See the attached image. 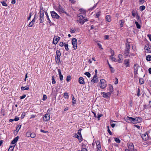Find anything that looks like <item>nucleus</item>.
<instances>
[{"label":"nucleus","mask_w":151,"mask_h":151,"mask_svg":"<svg viewBox=\"0 0 151 151\" xmlns=\"http://www.w3.org/2000/svg\"><path fill=\"white\" fill-rule=\"evenodd\" d=\"M65 43H64L62 42H60V46L61 47H63V46L64 45Z\"/></svg>","instance_id":"58"},{"label":"nucleus","mask_w":151,"mask_h":151,"mask_svg":"<svg viewBox=\"0 0 151 151\" xmlns=\"http://www.w3.org/2000/svg\"><path fill=\"white\" fill-rule=\"evenodd\" d=\"M77 16L79 18V19L77 21V22L80 23V22L79 21H83L85 17L81 14H78Z\"/></svg>","instance_id":"10"},{"label":"nucleus","mask_w":151,"mask_h":151,"mask_svg":"<svg viewBox=\"0 0 151 151\" xmlns=\"http://www.w3.org/2000/svg\"><path fill=\"white\" fill-rule=\"evenodd\" d=\"M114 139L116 142L118 143H120L121 141L119 139L116 138Z\"/></svg>","instance_id":"47"},{"label":"nucleus","mask_w":151,"mask_h":151,"mask_svg":"<svg viewBox=\"0 0 151 151\" xmlns=\"http://www.w3.org/2000/svg\"><path fill=\"white\" fill-rule=\"evenodd\" d=\"M98 81V78H97V76L95 75L93 76V79L91 80V82L94 83L96 82H97Z\"/></svg>","instance_id":"14"},{"label":"nucleus","mask_w":151,"mask_h":151,"mask_svg":"<svg viewBox=\"0 0 151 151\" xmlns=\"http://www.w3.org/2000/svg\"><path fill=\"white\" fill-rule=\"evenodd\" d=\"M132 16L133 17H135L136 15V13L135 12L134 10H132Z\"/></svg>","instance_id":"53"},{"label":"nucleus","mask_w":151,"mask_h":151,"mask_svg":"<svg viewBox=\"0 0 151 151\" xmlns=\"http://www.w3.org/2000/svg\"><path fill=\"white\" fill-rule=\"evenodd\" d=\"M72 103L73 104H74L76 103V99L74 97L73 95L72 94Z\"/></svg>","instance_id":"29"},{"label":"nucleus","mask_w":151,"mask_h":151,"mask_svg":"<svg viewBox=\"0 0 151 151\" xmlns=\"http://www.w3.org/2000/svg\"><path fill=\"white\" fill-rule=\"evenodd\" d=\"M82 130V129H80L79 130H78V134L80 136V138H82V137L81 136V131Z\"/></svg>","instance_id":"33"},{"label":"nucleus","mask_w":151,"mask_h":151,"mask_svg":"<svg viewBox=\"0 0 151 151\" xmlns=\"http://www.w3.org/2000/svg\"><path fill=\"white\" fill-rule=\"evenodd\" d=\"M135 23L138 29H140L141 28L140 25L139 24L138 22L135 21Z\"/></svg>","instance_id":"34"},{"label":"nucleus","mask_w":151,"mask_h":151,"mask_svg":"<svg viewBox=\"0 0 151 151\" xmlns=\"http://www.w3.org/2000/svg\"><path fill=\"white\" fill-rule=\"evenodd\" d=\"M36 136V134L34 133H32L31 134L30 137L32 138H34Z\"/></svg>","instance_id":"46"},{"label":"nucleus","mask_w":151,"mask_h":151,"mask_svg":"<svg viewBox=\"0 0 151 151\" xmlns=\"http://www.w3.org/2000/svg\"><path fill=\"white\" fill-rule=\"evenodd\" d=\"M141 137L142 138V139L145 141L147 140L148 139V135L147 134H142L141 135Z\"/></svg>","instance_id":"12"},{"label":"nucleus","mask_w":151,"mask_h":151,"mask_svg":"<svg viewBox=\"0 0 151 151\" xmlns=\"http://www.w3.org/2000/svg\"><path fill=\"white\" fill-rule=\"evenodd\" d=\"M21 89L22 90H27L29 89V88L28 87H23L22 86L21 87Z\"/></svg>","instance_id":"32"},{"label":"nucleus","mask_w":151,"mask_h":151,"mask_svg":"<svg viewBox=\"0 0 151 151\" xmlns=\"http://www.w3.org/2000/svg\"><path fill=\"white\" fill-rule=\"evenodd\" d=\"M79 82L81 84H84L85 83L84 79L83 78L81 77L79 78Z\"/></svg>","instance_id":"21"},{"label":"nucleus","mask_w":151,"mask_h":151,"mask_svg":"<svg viewBox=\"0 0 151 151\" xmlns=\"http://www.w3.org/2000/svg\"><path fill=\"white\" fill-rule=\"evenodd\" d=\"M47 99V96L45 95L44 94L43 96V97L42 98V100L44 101H45Z\"/></svg>","instance_id":"43"},{"label":"nucleus","mask_w":151,"mask_h":151,"mask_svg":"<svg viewBox=\"0 0 151 151\" xmlns=\"http://www.w3.org/2000/svg\"><path fill=\"white\" fill-rule=\"evenodd\" d=\"M71 80V76H67L66 81L67 82Z\"/></svg>","instance_id":"49"},{"label":"nucleus","mask_w":151,"mask_h":151,"mask_svg":"<svg viewBox=\"0 0 151 151\" xmlns=\"http://www.w3.org/2000/svg\"><path fill=\"white\" fill-rule=\"evenodd\" d=\"M124 63L126 65V67L129 66V59H125L124 60Z\"/></svg>","instance_id":"18"},{"label":"nucleus","mask_w":151,"mask_h":151,"mask_svg":"<svg viewBox=\"0 0 151 151\" xmlns=\"http://www.w3.org/2000/svg\"><path fill=\"white\" fill-rule=\"evenodd\" d=\"M75 31H76L75 29V30L72 29L71 28L70 30V32L71 33H73L75 32Z\"/></svg>","instance_id":"62"},{"label":"nucleus","mask_w":151,"mask_h":151,"mask_svg":"<svg viewBox=\"0 0 151 151\" xmlns=\"http://www.w3.org/2000/svg\"><path fill=\"white\" fill-rule=\"evenodd\" d=\"M31 133L29 132H27L26 134V136L27 137H30Z\"/></svg>","instance_id":"44"},{"label":"nucleus","mask_w":151,"mask_h":151,"mask_svg":"<svg viewBox=\"0 0 151 151\" xmlns=\"http://www.w3.org/2000/svg\"><path fill=\"white\" fill-rule=\"evenodd\" d=\"M97 5V4H96L94 5L93 6V7H92L90 8L89 9V10H90V11H92V10H93L94 9H95Z\"/></svg>","instance_id":"40"},{"label":"nucleus","mask_w":151,"mask_h":151,"mask_svg":"<svg viewBox=\"0 0 151 151\" xmlns=\"http://www.w3.org/2000/svg\"><path fill=\"white\" fill-rule=\"evenodd\" d=\"M145 6H143V5L139 7V9H140V10L141 11H143V10H145Z\"/></svg>","instance_id":"37"},{"label":"nucleus","mask_w":151,"mask_h":151,"mask_svg":"<svg viewBox=\"0 0 151 151\" xmlns=\"http://www.w3.org/2000/svg\"><path fill=\"white\" fill-rule=\"evenodd\" d=\"M39 13L40 14V23H42L44 22V10L43 9H40Z\"/></svg>","instance_id":"4"},{"label":"nucleus","mask_w":151,"mask_h":151,"mask_svg":"<svg viewBox=\"0 0 151 151\" xmlns=\"http://www.w3.org/2000/svg\"><path fill=\"white\" fill-rule=\"evenodd\" d=\"M51 16L53 18L58 19L60 18V17L54 11L51 12Z\"/></svg>","instance_id":"7"},{"label":"nucleus","mask_w":151,"mask_h":151,"mask_svg":"<svg viewBox=\"0 0 151 151\" xmlns=\"http://www.w3.org/2000/svg\"><path fill=\"white\" fill-rule=\"evenodd\" d=\"M1 3L2 4V5L5 6H7L8 5L6 2H5L4 0V1H1Z\"/></svg>","instance_id":"36"},{"label":"nucleus","mask_w":151,"mask_h":151,"mask_svg":"<svg viewBox=\"0 0 151 151\" xmlns=\"http://www.w3.org/2000/svg\"><path fill=\"white\" fill-rule=\"evenodd\" d=\"M139 81L140 83L141 84H143L144 82V79L142 78H140Z\"/></svg>","instance_id":"35"},{"label":"nucleus","mask_w":151,"mask_h":151,"mask_svg":"<svg viewBox=\"0 0 151 151\" xmlns=\"http://www.w3.org/2000/svg\"><path fill=\"white\" fill-rule=\"evenodd\" d=\"M140 89L139 88H138L137 93V95L138 96H139L140 95Z\"/></svg>","instance_id":"54"},{"label":"nucleus","mask_w":151,"mask_h":151,"mask_svg":"<svg viewBox=\"0 0 151 151\" xmlns=\"http://www.w3.org/2000/svg\"><path fill=\"white\" fill-rule=\"evenodd\" d=\"M50 117L49 114H45L43 117V120L44 121H47L50 120Z\"/></svg>","instance_id":"16"},{"label":"nucleus","mask_w":151,"mask_h":151,"mask_svg":"<svg viewBox=\"0 0 151 151\" xmlns=\"http://www.w3.org/2000/svg\"><path fill=\"white\" fill-rule=\"evenodd\" d=\"M69 1L72 4H74L76 2V1L74 0H69Z\"/></svg>","instance_id":"59"},{"label":"nucleus","mask_w":151,"mask_h":151,"mask_svg":"<svg viewBox=\"0 0 151 151\" xmlns=\"http://www.w3.org/2000/svg\"><path fill=\"white\" fill-rule=\"evenodd\" d=\"M58 11L60 13H63V12H64V9L60 4H59L58 8Z\"/></svg>","instance_id":"17"},{"label":"nucleus","mask_w":151,"mask_h":151,"mask_svg":"<svg viewBox=\"0 0 151 151\" xmlns=\"http://www.w3.org/2000/svg\"><path fill=\"white\" fill-rule=\"evenodd\" d=\"M21 125H18L17 126L16 129L15 130V131L17 133L18 132L19 130L21 128Z\"/></svg>","instance_id":"26"},{"label":"nucleus","mask_w":151,"mask_h":151,"mask_svg":"<svg viewBox=\"0 0 151 151\" xmlns=\"http://www.w3.org/2000/svg\"><path fill=\"white\" fill-rule=\"evenodd\" d=\"M61 55V53L59 50H57L56 51V54L55 56V60L57 63L59 64L60 63V57Z\"/></svg>","instance_id":"3"},{"label":"nucleus","mask_w":151,"mask_h":151,"mask_svg":"<svg viewBox=\"0 0 151 151\" xmlns=\"http://www.w3.org/2000/svg\"><path fill=\"white\" fill-rule=\"evenodd\" d=\"M74 137L75 138H77L79 139V140H81V141L82 138H81L80 137H79V136L78 134H75L74 136Z\"/></svg>","instance_id":"38"},{"label":"nucleus","mask_w":151,"mask_h":151,"mask_svg":"<svg viewBox=\"0 0 151 151\" xmlns=\"http://www.w3.org/2000/svg\"><path fill=\"white\" fill-rule=\"evenodd\" d=\"M19 138V136H17V137H16L12 141L11 144H15Z\"/></svg>","instance_id":"22"},{"label":"nucleus","mask_w":151,"mask_h":151,"mask_svg":"<svg viewBox=\"0 0 151 151\" xmlns=\"http://www.w3.org/2000/svg\"><path fill=\"white\" fill-rule=\"evenodd\" d=\"M72 45L74 50L77 48V40L75 38H73L72 40Z\"/></svg>","instance_id":"6"},{"label":"nucleus","mask_w":151,"mask_h":151,"mask_svg":"<svg viewBox=\"0 0 151 151\" xmlns=\"http://www.w3.org/2000/svg\"><path fill=\"white\" fill-rule=\"evenodd\" d=\"M128 150L130 151H132L134 149V146L133 143H130L128 144Z\"/></svg>","instance_id":"11"},{"label":"nucleus","mask_w":151,"mask_h":151,"mask_svg":"<svg viewBox=\"0 0 151 151\" xmlns=\"http://www.w3.org/2000/svg\"><path fill=\"white\" fill-rule=\"evenodd\" d=\"M105 19L106 20L109 22H111V17L109 15H106V17Z\"/></svg>","instance_id":"25"},{"label":"nucleus","mask_w":151,"mask_h":151,"mask_svg":"<svg viewBox=\"0 0 151 151\" xmlns=\"http://www.w3.org/2000/svg\"><path fill=\"white\" fill-rule=\"evenodd\" d=\"M130 45V43L127 42L126 43V46L124 55L125 58L134 56V54L129 52Z\"/></svg>","instance_id":"1"},{"label":"nucleus","mask_w":151,"mask_h":151,"mask_svg":"<svg viewBox=\"0 0 151 151\" xmlns=\"http://www.w3.org/2000/svg\"><path fill=\"white\" fill-rule=\"evenodd\" d=\"M110 69H111V72L112 73H113L114 72L115 70L113 68H112V67L111 68H110Z\"/></svg>","instance_id":"61"},{"label":"nucleus","mask_w":151,"mask_h":151,"mask_svg":"<svg viewBox=\"0 0 151 151\" xmlns=\"http://www.w3.org/2000/svg\"><path fill=\"white\" fill-rule=\"evenodd\" d=\"M19 120V118L17 116H16L15 118L14 119V121H17Z\"/></svg>","instance_id":"64"},{"label":"nucleus","mask_w":151,"mask_h":151,"mask_svg":"<svg viewBox=\"0 0 151 151\" xmlns=\"http://www.w3.org/2000/svg\"><path fill=\"white\" fill-rule=\"evenodd\" d=\"M96 143L97 145V151H102L101 145L100 144V142H97Z\"/></svg>","instance_id":"19"},{"label":"nucleus","mask_w":151,"mask_h":151,"mask_svg":"<svg viewBox=\"0 0 151 151\" xmlns=\"http://www.w3.org/2000/svg\"><path fill=\"white\" fill-rule=\"evenodd\" d=\"M107 128L108 129H107V131L108 132V133H109V134L111 135H112V133L109 129V126H107Z\"/></svg>","instance_id":"39"},{"label":"nucleus","mask_w":151,"mask_h":151,"mask_svg":"<svg viewBox=\"0 0 151 151\" xmlns=\"http://www.w3.org/2000/svg\"><path fill=\"white\" fill-rule=\"evenodd\" d=\"M63 97L65 99H68L69 98V95L67 92H65L63 94Z\"/></svg>","instance_id":"28"},{"label":"nucleus","mask_w":151,"mask_h":151,"mask_svg":"<svg viewBox=\"0 0 151 151\" xmlns=\"http://www.w3.org/2000/svg\"><path fill=\"white\" fill-rule=\"evenodd\" d=\"M79 11L80 12L82 13H85V11L83 9H81L79 10Z\"/></svg>","instance_id":"55"},{"label":"nucleus","mask_w":151,"mask_h":151,"mask_svg":"<svg viewBox=\"0 0 151 151\" xmlns=\"http://www.w3.org/2000/svg\"><path fill=\"white\" fill-rule=\"evenodd\" d=\"M45 14L47 17V20L48 21V22L49 24H50V25L51 26L52 25L53 23L51 22V20L50 19V18H49L48 15V13L47 12H45Z\"/></svg>","instance_id":"20"},{"label":"nucleus","mask_w":151,"mask_h":151,"mask_svg":"<svg viewBox=\"0 0 151 151\" xmlns=\"http://www.w3.org/2000/svg\"><path fill=\"white\" fill-rule=\"evenodd\" d=\"M146 60L148 61H150L151 60V56L150 55H148L147 56L146 58Z\"/></svg>","instance_id":"31"},{"label":"nucleus","mask_w":151,"mask_h":151,"mask_svg":"<svg viewBox=\"0 0 151 151\" xmlns=\"http://www.w3.org/2000/svg\"><path fill=\"white\" fill-rule=\"evenodd\" d=\"M26 95L24 94L22 96H20V99H22L26 97Z\"/></svg>","instance_id":"57"},{"label":"nucleus","mask_w":151,"mask_h":151,"mask_svg":"<svg viewBox=\"0 0 151 151\" xmlns=\"http://www.w3.org/2000/svg\"><path fill=\"white\" fill-rule=\"evenodd\" d=\"M60 39V37H59L55 36L53 38V43L56 45Z\"/></svg>","instance_id":"15"},{"label":"nucleus","mask_w":151,"mask_h":151,"mask_svg":"<svg viewBox=\"0 0 151 151\" xmlns=\"http://www.w3.org/2000/svg\"><path fill=\"white\" fill-rule=\"evenodd\" d=\"M121 23L120 24V26L121 27H122L123 26V24L124 23V20L123 19L121 20H120Z\"/></svg>","instance_id":"51"},{"label":"nucleus","mask_w":151,"mask_h":151,"mask_svg":"<svg viewBox=\"0 0 151 151\" xmlns=\"http://www.w3.org/2000/svg\"><path fill=\"white\" fill-rule=\"evenodd\" d=\"M101 12L99 11L97 12L96 14V18H99L101 14Z\"/></svg>","instance_id":"45"},{"label":"nucleus","mask_w":151,"mask_h":151,"mask_svg":"<svg viewBox=\"0 0 151 151\" xmlns=\"http://www.w3.org/2000/svg\"><path fill=\"white\" fill-rule=\"evenodd\" d=\"M63 76L62 75H60L59 76L60 79V80L61 81H62L63 80Z\"/></svg>","instance_id":"56"},{"label":"nucleus","mask_w":151,"mask_h":151,"mask_svg":"<svg viewBox=\"0 0 151 151\" xmlns=\"http://www.w3.org/2000/svg\"><path fill=\"white\" fill-rule=\"evenodd\" d=\"M102 94L103 95L102 96L103 97L106 98H110L111 95V93L110 92L107 93L103 92Z\"/></svg>","instance_id":"9"},{"label":"nucleus","mask_w":151,"mask_h":151,"mask_svg":"<svg viewBox=\"0 0 151 151\" xmlns=\"http://www.w3.org/2000/svg\"><path fill=\"white\" fill-rule=\"evenodd\" d=\"M54 76H52V83L53 84H55L56 83V81L55 79L54 78Z\"/></svg>","instance_id":"41"},{"label":"nucleus","mask_w":151,"mask_h":151,"mask_svg":"<svg viewBox=\"0 0 151 151\" xmlns=\"http://www.w3.org/2000/svg\"><path fill=\"white\" fill-rule=\"evenodd\" d=\"M126 120L127 122H129L128 121H130L133 123L136 124L140 122L142 120V119L141 118L139 117L133 118L131 117L127 116Z\"/></svg>","instance_id":"2"},{"label":"nucleus","mask_w":151,"mask_h":151,"mask_svg":"<svg viewBox=\"0 0 151 151\" xmlns=\"http://www.w3.org/2000/svg\"><path fill=\"white\" fill-rule=\"evenodd\" d=\"M58 72L59 76L60 75H62V74L61 72V70L60 69H58Z\"/></svg>","instance_id":"63"},{"label":"nucleus","mask_w":151,"mask_h":151,"mask_svg":"<svg viewBox=\"0 0 151 151\" xmlns=\"http://www.w3.org/2000/svg\"><path fill=\"white\" fill-rule=\"evenodd\" d=\"M144 49L145 50L147 51V53L151 52V47H149L148 45H145V47Z\"/></svg>","instance_id":"13"},{"label":"nucleus","mask_w":151,"mask_h":151,"mask_svg":"<svg viewBox=\"0 0 151 151\" xmlns=\"http://www.w3.org/2000/svg\"><path fill=\"white\" fill-rule=\"evenodd\" d=\"M139 67V66L137 64H135L134 65V75H136L138 74L137 71Z\"/></svg>","instance_id":"8"},{"label":"nucleus","mask_w":151,"mask_h":151,"mask_svg":"<svg viewBox=\"0 0 151 151\" xmlns=\"http://www.w3.org/2000/svg\"><path fill=\"white\" fill-rule=\"evenodd\" d=\"M110 58H111V59L112 61H115L116 59L115 58L113 57V55H111L110 56Z\"/></svg>","instance_id":"48"},{"label":"nucleus","mask_w":151,"mask_h":151,"mask_svg":"<svg viewBox=\"0 0 151 151\" xmlns=\"http://www.w3.org/2000/svg\"><path fill=\"white\" fill-rule=\"evenodd\" d=\"M94 117H97L98 119V120H100V117L102 116H103V115L102 114H101L97 116L96 115V114H93Z\"/></svg>","instance_id":"27"},{"label":"nucleus","mask_w":151,"mask_h":151,"mask_svg":"<svg viewBox=\"0 0 151 151\" xmlns=\"http://www.w3.org/2000/svg\"><path fill=\"white\" fill-rule=\"evenodd\" d=\"M108 88L109 90L110 91L109 92H110L111 93L113 91H114L113 86L109 84V85Z\"/></svg>","instance_id":"24"},{"label":"nucleus","mask_w":151,"mask_h":151,"mask_svg":"<svg viewBox=\"0 0 151 151\" xmlns=\"http://www.w3.org/2000/svg\"><path fill=\"white\" fill-rule=\"evenodd\" d=\"M106 86V84L105 80L102 79L100 80V87L102 89L105 88Z\"/></svg>","instance_id":"5"},{"label":"nucleus","mask_w":151,"mask_h":151,"mask_svg":"<svg viewBox=\"0 0 151 151\" xmlns=\"http://www.w3.org/2000/svg\"><path fill=\"white\" fill-rule=\"evenodd\" d=\"M88 19H83V21H79L80 22V24H84V23L86 22H87L88 21Z\"/></svg>","instance_id":"30"},{"label":"nucleus","mask_w":151,"mask_h":151,"mask_svg":"<svg viewBox=\"0 0 151 151\" xmlns=\"http://www.w3.org/2000/svg\"><path fill=\"white\" fill-rule=\"evenodd\" d=\"M40 132H42L46 133H48V132L47 131H45L43 129H41Z\"/></svg>","instance_id":"60"},{"label":"nucleus","mask_w":151,"mask_h":151,"mask_svg":"<svg viewBox=\"0 0 151 151\" xmlns=\"http://www.w3.org/2000/svg\"><path fill=\"white\" fill-rule=\"evenodd\" d=\"M35 22V19L34 18L33 20L28 25V26L30 27H32L34 24Z\"/></svg>","instance_id":"23"},{"label":"nucleus","mask_w":151,"mask_h":151,"mask_svg":"<svg viewBox=\"0 0 151 151\" xmlns=\"http://www.w3.org/2000/svg\"><path fill=\"white\" fill-rule=\"evenodd\" d=\"M84 74L87 76L88 78H90L91 76V74L88 72H86L84 73Z\"/></svg>","instance_id":"42"},{"label":"nucleus","mask_w":151,"mask_h":151,"mask_svg":"<svg viewBox=\"0 0 151 151\" xmlns=\"http://www.w3.org/2000/svg\"><path fill=\"white\" fill-rule=\"evenodd\" d=\"M64 46L65 50L67 51H68L69 50L68 45L67 44H65Z\"/></svg>","instance_id":"50"},{"label":"nucleus","mask_w":151,"mask_h":151,"mask_svg":"<svg viewBox=\"0 0 151 151\" xmlns=\"http://www.w3.org/2000/svg\"><path fill=\"white\" fill-rule=\"evenodd\" d=\"M78 151H88L85 148H81V150H78Z\"/></svg>","instance_id":"52"}]
</instances>
